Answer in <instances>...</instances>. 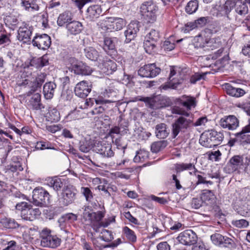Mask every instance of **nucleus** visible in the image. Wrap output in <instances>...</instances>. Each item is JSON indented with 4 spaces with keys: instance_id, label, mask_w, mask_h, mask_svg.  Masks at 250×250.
Returning <instances> with one entry per match:
<instances>
[{
    "instance_id": "39448f33",
    "label": "nucleus",
    "mask_w": 250,
    "mask_h": 250,
    "mask_svg": "<svg viewBox=\"0 0 250 250\" xmlns=\"http://www.w3.org/2000/svg\"><path fill=\"white\" fill-rule=\"evenodd\" d=\"M77 189L72 186H66L63 187L59 198L61 206L65 207L72 204L76 198Z\"/></svg>"
},
{
    "instance_id": "e433bc0d",
    "label": "nucleus",
    "mask_w": 250,
    "mask_h": 250,
    "mask_svg": "<svg viewBox=\"0 0 250 250\" xmlns=\"http://www.w3.org/2000/svg\"><path fill=\"white\" fill-rule=\"evenodd\" d=\"M4 22L6 26L14 30L17 27L19 21L16 16L9 15L4 18Z\"/></svg>"
},
{
    "instance_id": "bf43d9fd",
    "label": "nucleus",
    "mask_w": 250,
    "mask_h": 250,
    "mask_svg": "<svg viewBox=\"0 0 250 250\" xmlns=\"http://www.w3.org/2000/svg\"><path fill=\"white\" fill-rule=\"evenodd\" d=\"M118 126L120 130L121 135H124L127 133V131H128V122L125 120H121Z\"/></svg>"
},
{
    "instance_id": "052dcab7",
    "label": "nucleus",
    "mask_w": 250,
    "mask_h": 250,
    "mask_svg": "<svg viewBox=\"0 0 250 250\" xmlns=\"http://www.w3.org/2000/svg\"><path fill=\"white\" fill-rule=\"evenodd\" d=\"M232 224L236 228H246L249 226V222L245 219L232 220Z\"/></svg>"
},
{
    "instance_id": "ea45409f",
    "label": "nucleus",
    "mask_w": 250,
    "mask_h": 250,
    "mask_svg": "<svg viewBox=\"0 0 250 250\" xmlns=\"http://www.w3.org/2000/svg\"><path fill=\"white\" fill-rule=\"evenodd\" d=\"M21 5L29 11H37L39 6L36 3V0H21Z\"/></svg>"
},
{
    "instance_id": "72a5a7b5",
    "label": "nucleus",
    "mask_w": 250,
    "mask_h": 250,
    "mask_svg": "<svg viewBox=\"0 0 250 250\" xmlns=\"http://www.w3.org/2000/svg\"><path fill=\"white\" fill-rule=\"evenodd\" d=\"M41 95L39 93L34 94L31 98L29 102L32 108L35 110H41L44 108V105L41 103Z\"/></svg>"
},
{
    "instance_id": "aec40b11",
    "label": "nucleus",
    "mask_w": 250,
    "mask_h": 250,
    "mask_svg": "<svg viewBox=\"0 0 250 250\" xmlns=\"http://www.w3.org/2000/svg\"><path fill=\"white\" fill-rule=\"evenodd\" d=\"M116 42L117 39L116 38L105 37L104 38L103 49L112 58L115 57L117 54L115 48V43Z\"/></svg>"
},
{
    "instance_id": "5701e85b",
    "label": "nucleus",
    "mask_w": 250,
    "mask_h": 250,
    "mask_svg": "<svg viewBox=\"0 0 250 250\" xmlns=\"http://www.w3.org/2000/svg\"><path fill=\"white\" fill-rule=\"evenodd\" d=\"M67 32L71 35H76L80 34L83 29L82 23L77 21H73L66 24Z\"/></svg>"
},
{
    "instance_id": "4c0bfd02",
    "label": "nucleus",
    "mask_w": 250,
    "mask_h": 250,
    "mask_svg": "<svg viewBox=\"0 0 250 250\" xmlns=\"http://www.w3.org/2000/svg\"><path fill=\"white\" fill-rule=\"evenodd\" d=\"M142 14L147 12H150L155 10H158V7L151 1L144 2L140 7Z\"/></svg>"
},
{
    "instance_id": "f3484780",
    "label": "nucleus",
    "mask_w": 250,
    "mask_h": 250,
    "mask_svg": "<svg viewBox=\"0 0 250 250\" xmlns=\"http://www.w3.org/2000/svg\"><path fill=\"white\" fill-rule=\"evenodd\" d=\"M102 9L101 5L94 4L88 7L84 14V19L88 21H94L102 14Z\"/></svg>"
},
{
    "instance_id": "e2e57ef3",
    "label": "nucleus",
    "mask_w": 250,
    "mask_h": 250,
    "mask_svg": "<svg viewBox=\"0 0 250 250\" xmlns=\"http://www.w3.org/2000/svg\"><path fill=\"white\" fill-rule=\"evenodd\" d=\"M11 42L10 40V35L7 34L5 31H0V45L4 43H9Z\"/></svg>"
},
{
    "instance_id": "8fccbe9b",
    "label": "nucleus",
    "mask_w": 250,
    "mask_h": 250,
    "mask_svg": "<svg viewBox=\"0 0 250 250\" xmlns=\"http://www.w3.org/2000/svg\"><path fill=\"white\" fill-rule=\"evenodd\" d=\"M221 43L218 40L215 39H210L206 42V50H213L215 49L220 48Z\"/></svg>"
},
{
    "instance_id": "13d9d810",
    "label": "nucleus",
    "mask_w": 250,
    "mask_h": 250,
    "mask_svg": "<svg viewBox=\"0 0 250 250\" xmlns=\"http://www.w3.org/2000/svg\"><path fill=\"white\" fill-rule=\"evenodd\" d=\"M81 192L85 197V199L88 202H90L93 198V194L89 188L82 187Z\"/></svg>"
},
{
    "instance_id": "6ab92c4d",
    "label": "nucleus",
    "mask_w": 250,
    "mask_h": 250,
    "mask_svg": "<svg viewBox=\"0 0 250 250\" xmlns=\"http://www.w3.org/2000/svg\"><path fill=\"white\" fill-rule=\"evenodd\" d=\"M61 242V239L56 236L44 234L42 235L41 244L42 247L55 248L60 246Z\"/></svg>"
},
{
    "instance_id": "603ef678",
    "label": "nucleus",
    "mask_w": 250,
    "mask_h": 250,
    "mask_svg": "<svg viewBox=\"0 0 250 250\" xmlns=\"http://www.w3.org/2000/svg\"><path fill=\"white\" fill-rule=\"evenodd\" d=\"M223 242L222 247L229 248L230 250H235L236 249L237 242L235 238L226 237Z\"/></svg>"
},
{
    "instance_id": "338daca9",
    "label": "nucleus",
    "mask_w": 250,
    "mask_h": 250,
    "mask_svg": "<svg viewBox=\"0 0 250 250\" xmlns=\"http://www.w3.org/2000/svg\"><path fill=\"white\" fill-rule=\"evenodd\" d=\"M49 114L51 119L54 122L58 121L60 119V113L56 108L50 110Z\"/></svg>"
},
{
    "instance_id": "4be33fe9",
    "label": "nucleus",
    "mask_w": 250,
    "mask_h": 250,
    "mask_svg": "<svg viewBox=\"0 0 250 250\" xmlns=\"http://www.w3.org/2000/svg\"><path fill=\"white\" fill-rule=\"evenodd\" d=\"M175 74L176 70L174 69V67H171L169 78L170 81L167 83L163 85V88L164 89L166 90L169 88L173 89H176L178 86L182 83L183 81H184V78L183 77L177 80H175V79L171 80V78Z\"/></svg>"
},
{
    "instance_id": "774afa93",
    "label": "nucleus",
    "mask_w": 250,
    "mask_h": 250,
    "mask_svg": "<svg viewBox=\"0 0 250 250\" xmlns=\"http://www.w3.org/2000/svg\"><path fill=\"white\" fill-rule=\"evenodd\" d=\"M206 73L200 74L199 73H195L193 75L190 79V81L192 83H195L197 81L204 79Z\"/></svg>"
},
{
    "instance_id": "b1692460",
    "label": "nucleus",
    "mask_w": 250,
    "mask_h": 250,
    "mask_svg": "<svg viewBox=\"0 0 250 250\" xmlns=\"http://www.w3.org/2000/svg\"><path fill=\"white\" fill-rule=\"evenodd\" d=\"M247 3L250 4V0H245L244 1L239 0H236L234 9L235 12L240 16L243 17L245 16L249 11Z\"/></svg>"
},
{
    "instance_id": "de8ad7c7",
    "label": "nucleus",
    "mask_w": 250,
    "mask_h": 250,
    "mask_svg": "<svg viewBox=\"0 0 250 250\" xmlns=\"http://www.w3.org/2000/svg\"><path fill=\"white\" fill-rule=\"evenodd\" d=\"M201 200L207 204L211 203L214 199V194L211 190H204L200 197Z\"/></svg>"
},
{
    "instance_id": "f257e3e1",
    "label": "nucleus",
    "mask_w": 250,
    "mask_h": 250,
    "mask_svg": "<svg viewBox=\"0 0 250 250\" xmlns=\"http://www.w3.org/2000/svg\"><path fill=\"white\" fill-rule=\"evenodd\" d=\"M176 113L182 116L175 119L171 125L173 138H175L179 134H183L187 132L191 127L192 124L191 120L186 118L189 116V113L181 110H178Z\"/></svg>"
},
{
    "instance_id": "6e6552de",
    "label": "nucleus",
    "mask_w": 250,
    "mask_h": 250,
    "mask_svg": "<svg viewBox=\"0 0 250 250\" xmlns=\"http://www.w3.org/2000/svg\"><path fill=\"white\" fill-rule=\"evenodd\" d=\"M177 241L185 246H191L196 243L197 235L191 229H187L181 232L176 238Z\"/></svg>"
},
{
    "instance_id": "a878e982",
    "label": "nucleus",
    "mask_w": 250,
    "mask_h": 250,
    "mask_svg": "<svg viewBox=\"0 0 250 250\" xmlns=\"http://www.w3.org/2000/svg\"><path fill=\"white\" fill-rule=\"evenodd\" d=\"M56 88V84L52 82L46 83L43 87V93L45 98L47 100L51 99L54 95Z\"/></svg>"
},
{
    "instance_id": "cd10ccee",
    "label": "nucleus",
    "mask_w": 250,
    "mask_h": 250,
    "mask_svg": "<svg viewBox=\"0 0 250 250\" xmlns=\"http://www.w3.org/2000/svg\"><path fill=\"white\" fill-rule=\"evenodd\" d=\"M169 134V130L168 129L167 125L164 123H160L155 126L156 136L159 139H165Z\"/></svg>"
},
{
    "instance_id": "c03bdc74",
    "label": "nucleus",
    "mask_w": 250,
    "mask_h": 250,
    "mask_svg": "<svg viewBox=\"0 0 250 250\" xmlns=\"http://www.w3.org/2000/svg\"><path fill=\"white\" fill-rule=\"evenodd\" d=\"M167 145V141L162 140L154 142L151 145V150L153 153H157L165 148Z\"/></svg>"
},
{
    "instance_id": "9b49d317",
    "label": "nucleus",
    "mask_w": 250,
    "mask_h": 250,
    "mask_svg": "<svg viewBox=\"0 0 250 250\" xmlns=\"http://www.w3.org/2000/svg\"><path fill=\"white\" fill-rule=\"evenodd\" d=\"M161 69L156 67L155 63H150L144 65L138 71L139 76L142 77L153 78L160 72Z\"/></svg>"
},
{
    "instance_id": "2eb2a0df",
    "label": "nucleus",
    "mask_w": 250,
    "mask_h": 250,
    "mask_svg": "<svg viewBox=\"0 0 250 250\" xmlns=\"http://www.w3.org/2000/svg\"><path fill=\"white\" fill-rule=\"evenodd\" d=\"M238 119L234 115L224 116L219 121V125L223 128L228 130L235 129L239 126Z\"/></svg>"
},
{
    "instance_id": "f704fd0d",
    "label": "nucleus",
    "mask_w": 250,
    "mask_h": 250,
    "mask_svg": "<svg viewBox=\"0 0 250 250\" xmlns=\"http://www.w3.org/2000/svg\"><path fill=\"white\" fill-rule=\"evenodd\" d=\"M210 133V138L213 146L220 145L224 139V135L222 132H217L214 130H211Z\"/></svg>"
},
{
    "instance_id": "4d7b16f0",
    "label": "nucleus",
    "mask_w": 250,
    "mask_h": 250,
    "mask_svg": "<svg viewBox=\"0 0 250 250\" xmlns=\"http://www.w3.org/2000/svg\"><path fill=\"white\" fill-rule=\"evenodd\" d=\"M123 231L129 241L132 242H134L136 241V236L134 232L129 228L125 227L123 229Z\"/></svg>"
},
{
    "instance_id": "c85d7f7f",
    "label": "nucleus",
    "mask_w": 250,
    "mask_h": 250,
    "mask_svg": "<svg viewBox=\"0 0 250 250\" xmlns=\"http://www.w3.org/2000/svg\"><path fill=\"white\" fill-rule=\"evenodd\" d=\"M73 19V15L69 11H66L61 14L57 20V24L59 26H63L71 22Z\"/></svg>"
},
{
    "instance_id": "a211bd4d",
    "label": "nucleus",
    "mask_w": 250,
    "mask_h": 250,
    "mask_svg": "<svg viewBox=\"0 0 250 250\" xmlns=\"http://www.w3.org/2000/svg\"><path fill=\"white\" fill-rule=\"evenodd\" d=\"M243 164V157L239 155H235L230 159L225 169L228 173H231L240 168Z\"/></svg>"
},
{
    "instance_id": "f03ea898",
    "label": "nucleus",
    "mask_w": 250,
    "mask_h": 250,
    "mask_svg": "<svg viewBox=\"0 0 250 250\" xmlns=\"http://www.w3.org/2000/svg\"><path fill=\"white\" fill-rule=\"evenodd\" d=\"M104 217V214L102 211L93 212L89 207H85L83 219L85 224L91 226L96 232L99 231L100 228L107 227L110 224L109 222L101 221Z\"/></svg>"
},
{
    "instance_id": "3c124183",
    "label": "nucleus",
    "mask_w": 250,
    "mask_h": 250,
    "mask_svg": "<svg viewBox=\"0 0 250 250\" xmlns=\"http://www.w3.org/2000/svg\"><path fill=\"white\" fill-rule=\"evenodd\" d=\"M198 8V1L197 0L189 1L186 6V11L189 14L195 13Z\"/></svg>"
},
{
    "instance_id": "20e7f679",
    "label": "nucleus",
    "mask_w": 250,
    "mask_h": 250,
    "mask_svg": "<svg viewBox=\"0 0 250 250\" xmlns=\"http://www.w3.org/2000/svg\"><path fill=\"white\" fill-rule=\"evenodd\" d=\"M32 199L33 204L40 207H46L50 203V195L42 188L38 187L33 190Z\"/></svg>"
},
{
    "instance_id": "a19ab883",
    "label": "nucleus",
    "mask_w": 250,
    "mask_h": 250,
    "mask_svg": "<svg viewBox=\"0 0 250 250\" xmlns=\"http://www.w3.org/2000/svg\"><path fill=\"white\" fill-rule=\"evenodd\" d=\"M84 53L85 56L91 61H96L99 57L98 52L92 47H88L84 49Z\"/></svg>"
},
{
    "instance_id": "dca6fc26",
    "label": "nucleus",
    "mask_w": 250,
    "mask_h": 250,
    "mask_svg": "<svg viewBox=\"0 0 250 250\" xmlns=\"http://www.w3.org/2000/svg\"><path fill=\"white\" fill-rule=\"evenodd\" d=\"M140 27V22L136 21H131L128 25L127 29L125 31L126 42H130L136 37Z\"/></svg>"
},
{
    "instance_id": "ddd939ff",
    "label": "nucleus",
    "mask_w": 250,
    "mask_h": 250,
    "mask_svg": "<svg viewBox=\"0 0 250 250\" xmlns=\"http://www.w3.org/2000/svg\"><path fill=\"white\" fill-rule=\"evenodd\" d=\"M92 84L90 82L83 81L78 83L74 89L76 96L82 98H86L91 92Z\"/></svg>"
},
{
    "instance_id": "6e6d98bb",
    "label": "nucleus",
    "mask_w": 250,
    "mask_h": 250,
    "mask_svg": "<svg viewBox=\"0 0 250 250\" xmlns=\"http://www.w3.org/2000/svg\"><path fill=\"white\" fill-rule=\"evenodd\" d=\"M158 10L147 12L142 14L147 22L153 23L157 19Z\"/></svg>"
},
{
    "instance_id": "0eeeda50",
    "label": "nucleus",
    "mask_w": 250,
    "mask_h": 250,
    "mask_svg": "<svg viewBox=\"0 0 250 250\" xmlns=\"http://www.w3.org/2000/svg\"><path fill=\"white\" fill-rule=\"evenodd\" d=\"M160 38L159 32L155 29H152L145 37L144 42V47L146 52L151 54L155 48L157 42Z\"/></svg>"
},
{
    "instance_id": "473e14b6",
    "label": "nucleus",
    "mask_w": 250,
    "mask_h": 250,
    "mask_svg": "<svg viewBox=\"0 0 250 250\" xmlns=\"http://www.w3.org/2000/svg\"><path fill=\"white\" fill-rule=\"evenodd\" d=\"M175 170L177 173L184 170H190L194 169L193 173H201V171H198L195 167L194 164L192 163H180L175 165Z\"/></svg>"
},
{
    "instance_id": "864d4df0",
    "label": "nucleus",
    "mask_w": 250,
    "mask_h": 250,
    "mask_svg": "<svg viewBox=\"0 0 250 250\" xmlns=\"http://www.w3.org/2000/svg\"><path fill=\"white\" fill-rule=\"evenodd\" d=\"M9 169L12 172L22 171L23 167L17 158H13V161L8 166Z\"/></svg>"
},
{
    "instance_id": "a18cd8bd",
    "label": "nucleus",
    "mask_w": 250,
    "mask_h": 250,
    "mask_svg": "<svg viewBox=\"0 0 250 250\" xmlns=\"http://www.w3.org/2000/svg\"><path fill=\"white\" fill-rule=\"evenodd\" d=\"M0 222L4 228L9 229H16L19 226L15 220L10 218H3Z\"/></svg>"
},
{
    "instance_id": "c9c22d12",
    "label": "nucleus",
    "mask_w": 250,
    "mask_h": 250,
    "mask_svg": "<svg viewBox=\"0 0 250 250\" xmlns=\"http://www.w3.org/2000/svg\"><path fill=\"white\" fill-rule=\"evenodd\" d=\"M47 185L53 188L55 191L60 190L63 186V183L62 180L57 177L49 178L47 180Z\"/></svg>"
},
{
    "instance_id": "79ce46f5",
    "label": "nucleus",
    "mask_w": 250,
    "mask_h": 250,
    "mask_svg": "<svg viewBox=\"0 0 250 250\" xmlns=\"http://www.w3.org/2000/svg\"><path fill=\"white\" fill-rule=\"evenodd\" d=\"M236 1L235 0H227L225 2V3L224 5L223 8L224 11L225 15L226 17L230 20L231 19V17H230L229 14L231 11V9L234 7L236 5Z\"/></svg>"
},
{
    "instance_id": "0e129e2a",
    "label": "nucleus",
    "mask_w": 250,
    "mask_h": 250,
    "mask_svg": "<svg viewBox=\"0 0 250 250\" xmlns=\"http://www.w3.org/2000/svg\"><path fill=\"white\" fill-rule=\"evenodd\" d=\"M104 182V185H99L98 186L97 188L99 190H102L104 191L105 194H107V196L109 197L110 196V191L111 190H113V188L111 187H110L109 185L106 186L107 185V181L105 180H103Z\"/></svg>"
},
{
    "instance_id": "1a4fd4ad",
    "label": "nucleus",
    "mask_w": 250,
    "mask_h": 250,
    "mask_svg": "<svg viewBox=\"0 0 250 250\" xmlns=\"http://www.w3.org/2000/svg\"><path fill=\"white\" fill-rule=\"evenodd\" d=\"M102 94L103 96H99L95 100L97 104L114 103L119 101L117 97V92L113 89H105Z\"/></svg>"
},
{
    "instance_id": "09e8293b",
    "label": "nucleus",
    "mask_w": 250,
    "mask_h": 250,
    "mask_svg": "<svg viewBox=\"0 0 250 250\" xmlns=\"http://www.w3.org/2000/svg\"><path fill=\"white\" fill-rule=\"evenodd\" d=\"M200 144L206 147H212L213 146L211 138H210V133L208 134H202L199 139Z\"/></svg>"
},
{
    "instance_id": "5fc2aeb1",
    "label": "nucleus",
    "mask_w": 250,
    "mask_h": 250,
    "mask_svg": "<svg viewBox=\"0 0 250 250\" xmlns=\"http://www.w3.org/2000/svg\"><path fill=\"white\" fill-rule=\"evenodd\" d=\"M225 236H223L220 233H214L210 236V239L212 243L217 246H222Z\"/></svg>"
},
{
    "instance_id": "7ed1b4c3",
    "label": "nucleus",
    "mask_w": 250,
    "mask_h": 250,
    "mask_svg": "<svg viewBox=\"0 0 250 250\" xmlns=\"http://www.w3.org/2000/svg\"><path fill=\"white\" fill-rule=\"evenodd\" d=\"M16 208L21 211V216L23 219L30 221L35 220L41 213L39 208H33L31 204L25 202L17 204Z\"/></svg>"
},
{
    "instance_id": "58836bf2",
    "label": "nucleus",
    "mask_w": 250,
    "mask_h": 250,
    "mask_svg": "<svg viewBox=\"0 0 250 250\" xmlns=\"http://www.w3.org/2000/svg\"><path fill=\"white\" fill-rule=\"evenodd\" d=\"M207 39H205L201 35L195 36L193 40V45L196 48H206V42H208ZM206 49H205L206 50Z\"/></svg>"
},
{
    "instance_id": "423d86ee",
    "label": "nucleus",
    "mask_w": 250,
    "mask_h": 250,
    "mask_svg": "<svg viewBox=\"0 0 250 250\" xmlns=\"http://www.w3.org/2000/svg\"><path fill=\"white\" fill-rule=\"evenodd\" d=\"M33 30L32 25L23 22L18 30L17 40L23 43L30 44Z\"/></svg>"
},
{
    "instance_id": "69168bd1",
    "label": "nucleus",
    "mask_w": 250,
    "mask_h": 250,
    "mask_svg": "<svg viewBox=\"0 0 250 250\" xmlns=\"http://www.w3.org/2000/svg\"><path fill=\"white\" fill-rule=\"evenodd\" d=\"M171 39H169L167 40H166L164 42L163 47L165 50L167 51H170L173 50L175 48V43L174 42H171L170 40Z\"/></svg>"
},
{
    "instance_id": "412c9836",
    "label": "nucleus",
    "mask_w": 250,
    "mask_h": 250,
    "mask_svg": "<svg viewBox=\"0 0 250 250\" xmlns=\"http://www.w3.org/2000/svg\"><path fill=\"white\" fill-rule=\"evenodd\" d=\"M194 174L196 176L198 180L195 184H192L191 186L188 188L191 190L194 189L196 186L199 184H209L210 185H212L213 182L208 179L215 177L211 174L208 173L207 175L205 173L202 172H201V173H194Z\"/></svg>"
},
{
    "instance_id": "f8f14e48",
    "label": "nucleus",
    "mask_w": 250,
    "mask_h": 250,
    "mask_svg": "<svg viewBox=\"0 0 250 250\" xmlns=\"http://www.w3.org/2000/svg\"><path fill=\"white\" fill-rule=\"evenodd\" d=\"M31 42L33 46L42 50L48 49L51 43L50 37L46 34H37Z\"/></svg>"
},
{
    "instance_id": "49530a36",
    "label": "nucleus",
    "mask_w": 250,
    "mask_h": 250,
    "mask_svg": "<svg viewBox=\"0 0 250 250\" xmlns=\"http://www.w3.org/2000/svg\"><path fill=\"white\" fill-rule=\"evenodd\" d=\"M149 152L144 149H140L137 151L136 155L134 158V161L135 163L144 162L148 157Z\"/></svg>"
},
{
    "instance_id": "bb28decb",
    "label": "nucleus",
    "mask_w": 250,
    "mask_h": 250,
    "mask_svg": "<svg viewBox=\"0 0 250 250\" xmlns=\"http://www.w3.org/2000/svg\"><path fill=\"white\" fill-rule=\"evenodd\" d=\"M224 86L227 94L232 97H240L246 93L244 89L233 87L229 83H226Z\"/></svg>"
},
{
    "instance_id": "2f4dec72",
    "label": "nucleus",
    "mask_w": 250,
    "mask_h": 250,
    "mask_svg": "<svg viewBox=\"0 0 250 250\" xmlns=\"http://www.w3.org/2000/svg\"><path fill=\"white\" fill-rule=\"evenodd\" d=\"M108 22L111 23L109 25L111 28L116 31L122 29L126 24L125 21L120 18H109Z\"/></svg>"
},
{
    "instance_id": "4468645a",
    "label": "nucleus",
    "mask_w": 250,
    "mask_h": 250,
    "mask_svg": "<svg viewBox=\"0 0 250 250\" xmlns=\"http://www.w3.org/2000/svg\"><path fill=\"white\" fill-rule=\"evenodd\" d=\"M94 150L104 157H111L114 155L111 144L106 142L96 143L94 146Z\"/></svg>"
},
{
    "instance_id": "7c9ffc66",
    "label": "nucleus",
    "mask_w": 250,
    "mask_h": 250,
    "mask_svg": "<svg viewBox=\"0 0 250 250\" xmlns=\"http://www.w3.org/2000/svg\"><path fill=\"white\" fill-rule=\"evenodd\" d=\"M237 212L245 217H250V200H244L241 202Z\"/></svg>"
},
{
    "instance_id": "393cba45",
    "label": "nucleus",
    "mask_w": 250,
    "mask_h": 250,
    "mask_svg": "<svg viewBox=\"0 0 250 250\" xmlns=\"http://www.w3.org/2000/svg\"><path fill=\"white\" fill-rule=\"evenodd\" d=\"M102 64L103 72L107 75L111 74L117 69L116 63L110 59L100 60Z\"/></svg>"
},
{
    "instance_id": "680f3d73",
    "label": "nucleus",
    "mask_w": 250,
    "mask_h": 250,
    "mask_svg": "<svg viewBox=\"0 0 250 250\" xmlns=\"http://www.w3.org/2000/svg\"><path fill=\"white\" fill-rule=\"evenodd\" d=\"M248 133V132H246V130L244 128V127H243L241 131L237 132L234 134L235 136V138L234 140L236 141L245 142L248 136V134H247V133Z\"/></svg>"
},
{
    "instance_id": "c756f323",
    "label": "nucleus",
    "mask_w": 250,
    "mask_h": 250,
    "mask_svg": "<svg viewBox=\"0 0 250 250\" xmlns=\"http://www.w3.org/2000/svg\"><path fill=\"white\" fill-rule=\"evenodd\" d=\"M179 104L185 107L188 110H190L192 106L196 105L195 99L190 96L183 95L178 99Z\"/></svg>"
},
{
    "instance_id": "9d476101",
    "label": "nucleus",
    "mask_w": 250,
    "mask_h": 250,
    "mask_svg": "<svg viewBox=\"0 0 250 250\" xmlns=\"http://www.w3.org/2000/svg\"><path fill=\"white\" fill-rule=\"evenodd\" d=\"M69 61L71 62V69L75 74L88 75L91 73L92 71L91 68L85 64L81 62H78L74 58H70Z\"/></svg>"
},
{
    "instance_id": "37998d69",
    "label": "nucleus",
    "mask_w": 250,
    "mask_h": 250,
    "mask_svg": "<svg viewBox=\"0 0 250 250\" xmlns=\"http://www.w3.org/2000/svg\"><path fill=\"white\" fill-rule=\"evenodd\" d=\"M92 147V143L90 140L83 139L79 142V149L83 153L89 152Z\"/></svg>"
}]
</instances>
